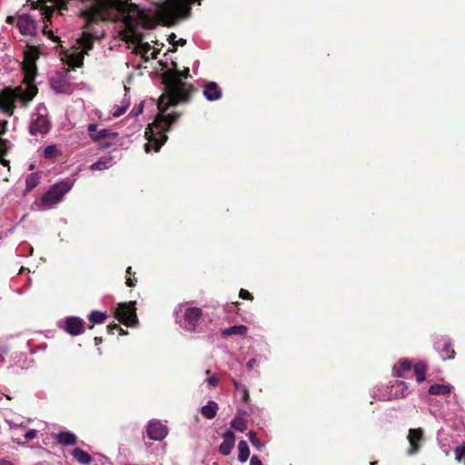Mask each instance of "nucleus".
Masks as SVG:
<instances>
[{
    "label": "nucleus",
    "instance_id": "13",
    "mask_svg": "<svg viewBox=\"0 0 465 465\" xmlns=\"http://www.w3.org/2000/svg\"><path fill=\"white\" fill-rule=\"evenodd\" d=\"M84 322L79 317H68L64 322V330L73 336L79 335L84 331Z\"/></svg>",
    "mask_w": 465,
    "mask_h": 465
},
{
    "label": "nucleus",
    "instance_id": "4",
    "mask_svg": "<svg viewBox=\"0 0 465 465\" xmlns=\"http://www.w3.org/2000/svg\"><path fill=\"white\" fill-rule=\"evenodd\" d=\"M74 183L68 181H61L52 185L43 196L35 203L37 211H47L54 208L59 204L64 195L71 191Z\"/></svg>",
    "mask_w": 465,
    "mask_h": 465
},
{
    "label": "nucleus",
    "instance_id": "44",
    "mask_svg": "<svg viewBox=\"0 0 465 465\" xmlns=\"http://www.w3.org/2000/svg\"><path fill=\"white\" fill-rule=\"evenodd\" d=\"M109 328L111 330H118L120 331V334H125L126 332L117 324L110 325Z\"/></svg>",
    "mask_w": 465,
    "mask_h": 465
},
{
    "label": "nucleus",
    "instance_id": "28",
    "mask_svg": "<svg viewBox=\"0 0 465 465\" xmlns=\"http://www.w3.org/2000/svg\"><path fill=\"white\" fill-rule=\"evenodd\" d=\"M88 319L93 324H101L105 321L106 314L99 311H93L90 312Z\"/></svg>",
    "mask_w": 465,
    "mask_h": 465
},
{
    "label": "nucleus",
    "instance_id": "54",
    "mask_svg": "<svg viewBox=\"0 0 465 465\" xmlns=\"http://www.w3.org/2000/svg\"><path fill=\"white\" fill-rule=\"evenodd\" d=\"M377 463H378L377 461H373L371 463V465H377Z\"/></svg>",
    "mask_w": 465,
    "mask_h": 465
},
{
    "label": "nucleus",
    "instance_id": "35",
    "mask_svg": "<svg viewBox=\"0 0 465 465\" xmlns=\"http://www.w3.org/2000/svg\"><path fill=\"white\" fill-rule=\"evenodd\" d=\"M6 143L0 139V163L3 164V165H7L8 164V161H6L5 159V155L6 153Z\"/></svg>",
    "mask_w": 465,
    "mask_h": 465
},
{
    "label": "nucleus",
    "instance_id": "52",
    "mask_svg": "<svg viewBox=\"0 0 465 465\" xmlns=\"http://www.w3.org/2000/svg\"><path fill=\"white\" fill-rule=\"evenodd\" d=\"M94 341H95V343L97 344V343L100 341V339L96 337V338L94 339Z\"/></svg>",
    "mask_w": 465,
    "mask_h": 465
},
{
    "label": "nucleus",
    "instance_id": "41",
    "mask_svg": "<svg viewBox=\"0 0 465 465\" xmlns=\"http://www.w3.org/2000/svg\"><path fill=\"white\" fill-rule=\"evenodd\" d=\"M170 38L172 39V42H173V45H185L186 41L183 38H180L178 41H174V38H175V35L173 34L172 35H170Z\"/></svg>",
    "mask_w": 465,
    "mask_h": 465
},
{
    "label": "nucleus",
    "instance_id": "2",
    "mask_svg": "<svg viewBox=\"0 0 465 465\" xmlns=\"http://www.w3.org/2000/svg\"><path fill=\"white\" fill-rule=\"evenodd\" d=\"M189 70L183 73L174 72L166 76L164 80V93L160 96L157 102L159 113L155 121L149 124L145 131L147 143L144 144L146 153L153 149L158 152L161 146L166 142V132L170 126L178 119L176 114H165L169 106H173L186 99L187 92L185 84L182 82L183 78H187Z\"/></svg>",
    "mask_w": 465,
    "mask_h": 465
},
{
    "label": "nucleus",
    "instance_id": "39",
    "mask_svg": "<svg viewBox=\"0 0 465 465\" xmlns=\"http://www.w3.org/2000/svg\"><path fill=\"white\" fill-rule=\"evenodd\" d=\"M97 129V124H90L88 126H87V130L89 132V134H90V137L94 140V136L97 133L96 131Z\"/></svg>",
    "mask_w": 465,
    "mask_h": 465
},
{
    "label": "nucleus",
    "instance_id": "5",
    "mask_svg": "<svg viewBox=\"0 0 465 465\" xmlns=\"http://www.w3.org/2000/svg\"><path fill=\"white\" fill-rule=\"evenodd\" d=\"M203 316L202 309L180 304L175 310V321L181 328L190 332L197 331L198 323Z\"/></svg>",
    "mask_w": 465,
    "mask_h": 465
},
{
    "label": "nucleus",
    "instance_id": "26",
    "mask_svg": "<svg viewBox=\"0 0 465 465\" xmlns=\"http://www.w3.org/2000/svg\"><path fill=\"white\" fill-rule=\"evenodd\" d=\"M250 456V449L245 440H240L238 443V460L241 463L247 461Z\"/></svg>",
    "mask_w": 465,
    "mask_h": 465
},
{
    "label": "nucleus",
    "instance_id": "18",
    "mask_svg": "<svg viewBox=\"0 0 465 465\" xmlns=\"http://www.w3.org/2000/svg\"><path fill=\"white\" fill-rule=\"evenodd\" d=\"M54 439L62 446H73L77 441L76 435L69 430L60 431L54 436Z\"/></svg>",
    "mask_w": 465,
    "mask_h": 465
},
{
    "label": "nucleus",
    "instance_id": "22",
    "mask_svg": "<svg viewBox=\"0 0 465 465\" xmlns=\"http://www.w3.org/2000/svg\"><path fill=\"white\" fill-rule=\"evenodd\" d=\"M218 404L214 401H209L207 404L203 405L201 408V413L203 417H205L208 420L213 419L218 411Z\"/></svg>",
    "mask_w": 465,
    "mask_h": 465
},
{
    "label": "nucleus",
    "instance_id": "24",
    "mask_svg": "<svg viewBox=\"0 0 465 465\" xmlns=\"http://www.w3.org/2000/svg\"><path fill=\"white\" fill-rule=\"evenodd\" d=\"M130 105V98L127 96V94L124 95L123 100L120 102V104H116L114 106V108L111 111V114L113 117L117 118L124 114L127 108Z\"/></svg>",
    "mask_w": 465,
    "mask_h": 465
},
{
    "label": "nucleus",
    "instance_id": "21",
    "mask_svg": "<svg viewBox=\"0 0 465 465\" xmlns=\"http://www.w3.org/2000/svg\"><path fill=\"white\" fill-rule=\"evenodd\" d=\"M453 387L450 384H432L429 388V393L431 395L447 396L452 392Z\"/></svg>",
    "mask_w": 465,
    "mask_h": 465
},
{
    "label": "nucleus",
    "instance_id": "46",
    "mask_svg": "<svg viewBox=\"0 0 465 465\" xmlns=\"http://www.w3.org/2000/svg\"><path fill=\"white\" fill-rule=\"evenodd\" d=\"M7 422H8V424H9V426H10V429H15V428H18V427H22V428H25V425H23V424H17V423H15V422H14V421H12V420H8Z\"/></svg>",
    "mask_w": 465,
    "mask_h": 465
},
{
    "label": "nucleus",
    "instance_id": "32",
    "mask_svg": "<svg viewBox=\"0 0 465 465\" xmlns=\"http://www.w3.org/2000/svg\"><path fill=\"white\" fill-rule=\"evenodd\" d=\"M116 136H117L116 133H114L109 129L104 128V129L97 131L94 141H98V140H101L104 138H111V137L115 138Z\"/></svg>",
    "mask_w": 465,
    "mask_h": 465
},
{
    "label": "nucleus",
    "instance_id": "40",
    "mask_svg": "<svg viewBox=\"0 0 465 465\" xmlns=\"http://www.w3.org/2000/svg\"><path fill=\"white\" fill-rule=\"evenodd\" d=\"M239 296L243 300H252V294L244 289H241Z\"/></svg>",
    "mask_w": 465,
    "mask_h": 465
},
{
    "label": "nucleus",
    "instance_id": "45",
    "mask_svg": "<svg viewBox=\"0 0 465 465\" xmlns=\"http://www.w3.org/2000/svg\"><path fill=\"white\" fill-rule=\"evenodd\" d=\"M143 111V104H141L136 111H132L131 114H133L134 117H137L140 114H142Z\"/></svg>",
    "mask_w": 465,
    "mask_h": 465
},
{
    "label": "nucleus",
    "instance_id": "43",
    "mask_svg": "<svg viewBox=\"0 0 465 465\" xmlns=\"http://www.w3.org/2000/svg\"><path fill=\"white\" fill-rule=\"evenodd\" d=\"M250 465H263L257 456H252L250 460Z\"/></svg>",
    "mask_w": 465,
    "mask_h": 465
},
{
    "label": "nucleus",
    "instance_id": "51",
    "mask_svg": "<svg viewBox=\"0 0 465 465\" xmlns=\"http://www.w3.org/2000/svg\"><path fill=\"white\" fill-rule=\"evenodd\" d=\"M131 270H132V267H128L127 270H126V272L130 274L131 273Z\"/></svg>",
    "mask_w": 465,
    "mask_h": 465
},
{
    "label": "nucleus",
    "instance_id": "33",
    "mask_svg": "<svg viewBox=\"0 0 465 465\" xmlns=\"http://www.w3.org/2000/svg\"><path fill=\"white\" fill-rule=\"evenodd\" d=\"M247 436L254 448H256L258 450H262L263 449L264 444L256 437L254 431L250 430Z\"/></svg>",
    "mask_w": 465,
    "mask_h": 465
},
{
    "label": "nucleus",
    "instance_id": "31",
    "mask_svg": "<svg viewBox=\"0 0 465 465\" xmlns=\"http://www.w3.org/2000/svg\"><path fill=\"white\" fill-rule=\"evenodd\" d=\"M231 427L240 432L245 431L247 429L246 422L242 418H235L231 421Z\"/></svg>",
    "mask_w": 465,
    "mask_h": 465
},
{
    "label": "nucleus",
    "instance_id": "6",
    "mask_svg": "<svg viewBox=\"0 0 465 465\" xmlns=\"http://www.w3.org/2000/svg\"><path fill=\"white\" fill-rule=\"evenodd\" d=\"M135 311L134 302L119 303L115 310V318L126 326H135L138 323Z\"/></svg>",
    "mask_w": 465,
    "mask_h": 465
},
{
    "label": "nucleus",
    "instance_id": "11",
    "mask_svg": "<svg viewBox=\"0 0 465 465\" xmlns=\"http://www.w3.org/2000/svg\"><path fill=\"white\" fill-rule=\"evenodd\" d=\"M435 349L440 353L442 360H453L455 358V351L452 349V344L448 338L441 337L434 343Z\"/></svg>",
    "mask_w": 465,
    "mask_h": 465
},
{
    "label": "nucleus",
    "instance_id": "7",
    "mask_svg": "<svg viewBox=\"0 0 465 465\" xmlns=\"http://www.w3.org/2000/svg\"><path fill=\"white\" fill-rule=\"evenodd\" d=\"M81 51L69 56V63L74 67H80L83 64L84 54L93 47L92 38L88 33H83L78 40Z\"/></svg>",
    "mask_w": 465,
    "mask_h": 465
},
{
    "label": "nucleus",
    "instance_id": "23",
    "mask_svg": "<svg viewBox=\"0 0 465 465\" xmlns=\"http://www.w3.org/2000/svg\"><path fill=\"white\" fill-rule=\"evenodd\" d=\"M412 368L411 361L406 359L401 360L398 364L393 367L394 376L398 378L404 377L406 371H410Z\"/></svg>",
    "mask_w": 465,
    "mask_h": 465
},
{
    "label": "nucleus",
    "instance_id": "3",
    "mask_svg": "<svg viewBox=\"0 0 465 465\" xmlns=\"http://www.w3.org/2000/svg\"><path fill=\"white\" fill-rule=\"evenodd\" d=\"M38 59V53L35 49L30 47L24 54L23 71L24 80L26 84L25 90L22 88L16 89H5L0 93V111L8 116L14 113L15 104L18 101L26 106L27 103L31 101L37 93V88L34 84L36 75L35 62Z\"/></svg>",
    "mask_w": 465,
    "mask_h": 465
},
{
    "label": "nucleus",
    "instance_id": "19",
    "mask_svg": "<svg viewBox=\"0 0 465 465\" xmlns=\"http://www.w3.org/2000/svg\"><path fill=\"white\" fill-rule=\"evenodd\" d=\"M115 163V161L114 160L113 156H104L100 158L97 162L94 163L90 169L92 171H104L107 170L108 168L112 167Z\"/></svg>",
    "mask_w": 465,
    "mask_h": 465
},
{
    "label": "nucleus",
    "instance_id": "16",
    "mask_svg": "<svg viewBox=\"0 0 465 465\" xmlns=\"http://www.w3.org/2000/svg\"><path fill=\"white\" fill-rule=\"evenodd\" d=\"M203 95L208 101H217L222 97L223 91L215 82H209L204 86Z\"/></svg>",
    "mask_w": 465,
    "mask_h": 465
},
{
    "label": "nucleus",
    "instance_id": "27",
    "mask_svg": "<svg viewBox=\"0 0 465 465\" xmlns=\"http://www.w3.org/2000/svg\"><path fill=\"white\" fill-rule=\"evenodd\" d=\"M417 381L419 383L422 382L425 380L426 372H427V365L423 362H419L413 367Z\"/></svg>",
    "mask_w": 465,
    "mask_h": 465
},
{
    "label": "nucleus",
    "instance_id": "42",
    "mask_svg": "<svg viewBox=\"0 0 465 465\" xmlns=\"http://www.w3.org/2000/svg\"><path fill=\"white\" fill-rule=\"evenodd\" d=\"M257 362V360L255 358H252L251 359L250 361H248V362L246 363V368L249 370V371H252L253 369V367L255 366Z\"/></svg>",
    "mask_w": 465,
    "mask_h": 465
},
{
    "label": "nucleus",
    "instance_id": "29",
    "mask_svg": "<svg viewBox=\"0 0 465 465\" xmlns=\"http://www.w3.org/2000/svg\"><path fill=\"white\" fill-rule=\"evenodd\" d=\"M61 152L55 144L48 145L44 150V156L47 159H52L59 156Z\"/></svg>",
    "mask_w": 465,
    "mask_h": 465
},
{
    "label": "nucleus",
    "instance_id": "48",
    "mask_svg": "<svg viewBox=\"0 0 465 465\" xmlns=\"http://www.w3.org/2000/svg\"><path fill=\"white\" fill-rule=\"evenodd\" d=\"M0 465H14V464L9 460H0Z\"/></svg>",
    "mask_w": 465,
    "mask_h": 465
},
{
    "label": "nucleus",
    "instance_id": "1",
    "mask_svg": "<svg viewBox=\"0 0 465 465\" xmlns=\"http://www.w3.org/2000/svg\"><path fill=\"white\" fill-rule=\"evenodd\" d=\"M200 0H165L153 9H144L124 0H85L82 14L87 24L97 21L122 20L123 39L135 54L145 60L155 59L158 51L143 41V32L158 22L172 25L179 18L189 16L191 5Z\"/></svg>",
    "mask_w": 465,
    "mask_h": 465
},
{
    "label": "nucleus",
    "instance_id": "12",
    "mask_svg": "<svg viewBox=\"0 0 465 465\" xmlns=\"http://www.w3.org/2000/svg\"><path fill=\"white\" fill-rule=\"evenodd\" d=\"M407 439L411 446L407 453L409 455L416 454L420 450V443L423 440L422 430L420 429H411Z\"/></svg>",
    "mask_w": 465,
    "mask_h": 465
},
{
    "label": "nucleus",
    "instance_id": "37",
    "mask_svg": "<svg viewBox=\"0 0 465 465\" xmlns=\"http://www.w3.org/2000/svg\"><path fill=\"white\" fill-rule=\"evenodd\" d=\"M206 375H207L206 382L210 386L213 387V386H216L218 384L219 379L216 376H214V375H211L210 371H206Z\"/></svg>",
    "mask_w": 465,
    "mask_h": 465
},
{
    "label": "nucleus",
    "instance_id": "14",
    "mask_svg": "<svg viewBox=\"0 0 465 465\" xmlns=\"http://www.w3.org/2000/svg\"><path fill=\"white\" fill-rule=\"evenodd\" d=\"M235 445V435L232 430H227L223 434V441L219 446V451L223 456H228Z\"/></svg>",
    "mask_w": 465,
    "mask_h": 465
},
{
    "label": "nucleus",
    "instance_id": "34",
    "mask_svg": "<svg viewBox=\"0 0 465 465\" xmlns=\"http://www.w3.org/2000/svg\"><path fill=\"white\" fill-rule=\"evenodd\" d=\"M455 460L465 464V444L458 446L454 450Z\"/></svg>",
    "mask_w": 465,
    "mask_h": 465
},
{
    "label": "nucleus",
    "instance_id": "38",
    "mask_svg": "<svg viewBox=\"0 0 465 465\" xmlns=\"http://www.w3.org/2000/svg\"><path fill=\"white\" fill-rule=\"evenodd\" d=\"M36 435H37V430H34V429H30L25 433V439L27 440H31L35 439L36 437Z\"/></svg>",
    "mask_w": 465,
    "mask_h": 465
},
{
    "label": "nucleus",
    "instance_id": "53",
    "mask_svg": "<svg viewBox=\"0 0 465 465\" xmlns=\"http://www.w3.org/2000/svg\"><path fill=\"white\" fill-rule=\"evenodd\" d=\"M15 442H16L17 444H23L20 440H14Z\"/></svg>",
    "mask_w": 465,
    "mask_h": 465
},
{
    "label": "nucleus",
    "instance_id": "8",
    "mask_svg": "<svg viewBox=\"0 0 465 465\" xmlns=\"http://www.w3.org/2000/svg\"><path fill=\"white\" fill-rule=\"evenodd\" d=\"M147 436L153 440H162L168 434V428L165 424L157 420H153L147 425Z\"/></svg>",
    "mask_w": 465,
    "mask_h": 465
},
{
    "label": "nucleus",
    "instance_id": "30",
    "mask_svg": "<svg viewBox=\"0 0 465 465\" xmlns=\"http://www.w3.org/2000/svg\"><path fill=\"white\" fill-rule=\"evenodd\" d=\"M39 183V175L35 173H30L25 179L26 192L31 191Z\"/></svg>",
    "mask_w": 465,
    "mask_h": 465
},
{
    "label": "nucleus",
    "instance_id": "25",
    "mask_svg": "<svg viewBox=\"0 0 465 465\" xmlns=\"http://www.w3.org/2000/svg\"><path fill=\"white\" fill-rule=\"evenodd\" d=\"M248 328L245 325H233L222 331L223 336L239 335L245 336L247 334Z\"/></svg>",
    "mask_w": 465,
    "mask_h": 465
},
{
    "label": "nucleus",
    "instance_id": "36",
    "mask_svg": "<svg viewBox=\"0 0 465 465\" xmlns=\"http://www.w3.org/2000/svg\"><path fill=\"white\" fill-rule=\"evenodd\" d=\"M234 385L238 391H241L242 392V398L244 401H246L247 398L249 397V391H248L247 388L243 384H242L238 381H234Z\"/></svg>",
    "mask_w": 465,
    "mask_h": 465
},
{
    "label": "nucleus",
    "instance_id": "49",
    "mask_svg": "<svg viewBox=\"0 0 465 465\" xmlns=\"http://www.w3.org/2000/svg\"><path fill=\"white\" fill-rule=\"evenodd\" d=\"M44 33L48 35V36L54 40H55L54 36V34L52 31H46L45 29H44Z\"/></svg>",
    "mask_w": 465,
    "mask_h": 465
},
{
    "label": "nucleus",
    "instance_id": "50",
    "mask_svg": "<svg viewBox=\"0 0 465 465\" xmlns=\"http://www.w3.org/2000/svg\"><path fill=\"white\" fill-rule=\"evenodd\" d=\"M35 465H49L47 461H40L35 463Z\"/></svg>",
    "mask_w": 465,
    "mask_h": 465
},
{
    "label": "nucleus",
    "instance_id": "15",
    "mask_svg": "<svg viewBox=\"0 0 465 465\" xmlns=\"http://www.w3.org/2000/svg\"><path fill=\"white\" fill-rule=\"evenodd\" d=\"M409 394V390L406 382L396 381L391 387V391L388 396L381 397L382 400H392L397 398H404Z\"/></svg>",
    "mask_w": 465,
    "mask_h": 465
},
{
    "label": "nucleus",
    "instance_id": "9",
    "mask_svg": "<svg viewBox=\"0 0 465 465\" xmlns=\"http://www.w3.org/2000/svg\"><path fill=\"white\" fill-rule=\"evenodd\" d=\"M16 26L24 35H35L37 31L35 20L29 15H22L17 19Z\"/></svg>",
    "mask_w": 465,
    "mask_h": 465
},
{
    "label": "nucleus",
    "instance_id": "10",
    "mask_svg": "<svg viewBox=\"0 0 465 465\" xmlns=\"http://www.w3.org/2000/svg\"><path fill=\"white\" fill-rule=\"evenodd\" d=\"M50 124L47 118L39 114L36 118L32 120L30 124L29 131L32 135H45L49 132Z\"/></svg>",
    "mask_w": 465,
    "mask_h": 465
},
{
    "label": "nucleus",
    "instance_id": "47",
    "mask_svg": "<svg viewBox=\"0 0 465 465\" xmlns=\"http://www.w3.org/2000/svg\"><path fill=\"white\" fill-rule=\"evenodd\" d=\"M126 285L129 287H133L135 285V282L132 278L129 277L126 279Z\"/></svg>",
    "mask_w": 465,
    "mask_h": 465
},
{
    "label": "nucleus",
    "instance_id": "20",
    "mask_svg": "<svg viewBox=\"0 0 465 465\" xmlns=\"http://www.w3.org/2000/svg\"><path fill=\"white\" fill-rule=\"evenodd\" d=\"M71 455L79 464L89 465L93 461L92 457L85 450L78 447L71 450Z\"/></svg>",
    "mask_w": 465,
    "mask_h": 465
},
{
    "label": "nucleus",
    "instance_id": "17",
    "mask_svg": "<svg viewBox=\"0 0 465 465\" xmlns=\"http://www.w3.org/2000/svg\"><path fill=\"white\" fill-rule=\"evenodd\" d=\"M66 8V0H47L43 13L45 19H50L54 9L62 11Z\"/></svg>",
    "mask_w": 465,
    "mask_h": 465
}]
</instances>
